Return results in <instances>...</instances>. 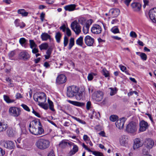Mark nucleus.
Segmentation results:
<instances>
[{"label": "nucleus", "instance_id": "nucleus-57", "mask_svg": "<svg viewBox=\"0 0 156 156\" xmlns=\"http://www.w3.org/2000/svg\"><path fill=\"white\" fill-rule=\"evenodd\" d=\"M79 22L80 23L83 25L86 22V20L84 18H81L79 20Z\"/></svg>", "mask_w": 156, "mask_h": 156}, {"label": "nucleus", "instance_id": "nucleus-24", "mask_svg": "<svg viewBox=\"0 0 156 156\" xmlns=\"http://www.w3.org/2000/svg\"><path fill=\"white\" fill-rule=\"evenodd\" d=\"M14 23L16 27H20L21 28H22L25 26V24L23 22H20V20L16 19L14 21Z\"/></svg>", "mask_w": 156, "mask_h": 156}, {"label": "nucleus", "instance_id": "nucleus-26", "mask_svg": "<svg viewBox=\"0 0 156 156\" xmlns=\"http://www.w3.org/2000/svg\"><path fill=\"white\" fill-rule=\"evenodd\" d=\"M41 38L43 41H47L48 39L51 40V36L47 33H42L41 35Z\"/></svg>", "mask_w": 156, "mask_h": 156}, {"label": "nucleus", "instance_id": "nucleus-59", "mask_svg": "<svg viewBox=\"0 0 156 156\" xmlns=\"http://www.w3.org/2000/svg\"><path fill=\"white\" fill-rule=\"evenodd\" d=\"M91 107V103L90 101H88L86 104V108L87 110H89Z\"/></svg>", "mask_w": 156, "mask_h": 156}, {"label": "nucleus", "instance_id": "nucleus-41", "mask_svg": "<svg viewBox=\"0 0 156 156\" xmlns=\"http://www.w3.org/2000/svg\"><path fill=\"white\" fill-rule=\"evenodd\" d=\"M89 26V25L85 24L83 26V31L84 34H86L88 33Z\"/></svg>", "mask_w": 156, "mask_h": 156}, {"label": "nucleus", "instance_id": "nucleus-17", "mask_svg": "<svg viewBox=\"0 0 156 156\" xmlns=\"http://www.w3.org/2000/svg\"><path fill=\"white\" fill-rule=\"evenodd\" d=\"M84 41L85 44L88 46H93L94 43V39L89 35L86 36L84 38Z\"/></svg>", "mask_w": 156, "mask_h": 156}, {"label": "nucleus", "instance_id": "nucleus-61", "mask_svg": "<svg viewBox=\"0 0 156 156\" xmlns=\"http://www.w3.org/2000/svg\"><path fill=\"white\" fill-rule=\"evenodd\" d=\"M66 33L68 36H70L71 35V30L69 28H67L66 29Z\"/></svg>", "mask_w": 156, "mask_h": 156}, {"label": "nucleus", "instance_id": "nucleus-34", "mask_svg": "<svg viewBox=\"0 0 156 156\" xmlns=\"http://www.w3.org/2000/svg\"><path fill=\"white\" fill-rule=\"evenodd\" d=\"M41 50H46L48 47V44L46 43L41 44L39 46Z\"/></svg>", "mask_w": 156, "mask_h": 156}, {"label": "nucleus", "instance_id": "nucleus-21", "mask_svg": "<svg viewBox=\"0 0 156 156\" xmlns=\"http://www.w3.org/2000/svg\"><path fill=\"white\" fill-rule=\"evenodd\" d=\"M131 5L133 10L135 11H140L141 6V4L138 2L133 3H132Z\"/></svg>", "mask_w": 156, "mask_h": 156}, {"label": "nucleus", "instance_id": "nucleus-3", "mask_svg": "<svg viewBox=\"0 0 156 156\" xmlns=\"http://www.w3.org/2000/svg\"><path fill=\"white\" fill-rule=\"evenodd\" d=\"M49 141L46 139H40L37 141L35 145L37 147L41 150H44L48 148L50 146Z\"/></svg>", "mask_w": 156, "mask_h": 156}, {"label": "nucleus", "instance_id": "nucleus-29", "mask_svg": "<svg viewBox=\"0 0 156 156\" xmlns=\"http://www.w3.org/2000/svg\"><path fill=\"white\" fill-rule=\"evenodd\" d=\"M76 44L78 45L83 46V37L82 36H80L76 41Z\"/></svg>", "mask_w": 156, "mask_h": 156}, {"label": "nucleus", "instance_id": "nucleus-33", "mask_svg": "<svg viewBox=\"0 0 156 156\" xmlns=\"http://www.w3.org/2000/svg\"><path fill=\"white\" fill-rule=\"evenodd\" d=\"M19 14H21L23 16H26L28 15V12H26L25 9H20L17 11Z\"/></svg>", "mask_w": 156, "mask_h": 156}, {"label": "nucleus", "instance_id": "nucleus-48", "mask_svg": "<svg viewBox=\"0 0 156 156\" xmlns=\"http://www.w3.org/2000/svg\"><path fill=\"white\" fill-rule=\"evenodd\" d=\"M69 42V39L66 36H65L64 38L63 44L64 47L66 46L68 44Z\"/></svg>", "mask_w": 156, "mask_h": 156}, {"label": "nucleus", "instance_id": "nucleus-38", "mask_svg": "<svg viewBox=\"0 0 156 156\" xmlns=\"http://www.w3.org/2000/svg\"><path fill=\"white\" fill-rule=\"evenodd\" d=\"M110 31L114 34L119 33V30L117 26H114L112 27Z\"/></svg>", "mask_w": 156, "mask_h": 156}, {"label": "nucleus", "instance_id": "nucleus-22", "mask_svg": "<svg viewBox=\"0 0 156 156\" xmlns=\"http://www.w3.org/2000/svg\"><path fill=\"white\" fill-rule=\"evenodd\" d=\"M70 146L72 145L73 144L71 142H67L65 140H62V141L60 142L59 144V146L62 148H64L68 146V145Z\"/></svg>", "mask_w": 156, "mask_h": 156}, {"label": "nucleus", "instance_id": "nucleus-2", "mask_svg": "<svg viewBox=\"0 0 156 156\" xmlns=\"http://www.w3.org/2000/svg\"><path fill=\"white\" fill-rule=\"evenodd\" d=\"M78 87L75 86H71L67 87V95L68 97L72 98L76 96L77 100H80L82 97L81 94L78 92Z\"/></svg>", "mask_w": 156, "mask_h": 156}, {"label": "nucleus", "instance_id": "nucleus-60", "mask_svg": "<svg viewBox=\"0 0 156 156\" xmlns=\"http://www.w3.org/2000/svg\"><path fill=\"white\" fill-rule=\"evenodd\" d=\"M15 54L14 51H12L9 53L8 55L10 58H12L14 56Z\"/></svg>", "mask_w": 156, "mask_h": 156}, {"label": "nucleus", "instance_id": "nucleus-16", "mask_svg": "<svg viewBox=\"0 0 156 156\" xmlns=\"http://www.w3.org/2000/svg\"><path fill=\"white\" fill-rule=\"evenodd\" d=\"M144 144L147 148L150 149L153 147L154 145V142L151 139H147L144 140Z\"/></svg>", "mask_w": 156, "mask_h": 156}, {"label": "nucleus", "instance_id": "nucleus-19", "mask_svg": "<svg viewBox=\"0 0 156 156\" xmlns=\"http://www.w3.org/2000/svg\"><path fill=\"white\" fill-rule=\"evenodd\" d=\"M139 125V130L140 132H144L145 131L148 126L147 123L144 120L140 122Z\"/></svg>", "mask_w": 156, "mask_h": 156}, {"label": "nucleus", "instance_id": "nucleus-39", "mask_svg": "<svg viewBox=\"0 0 156 156\" xmlns=\"http://www.w3.org/2000/svg\"><path fill=\"white\" fill-rule=\"evenodd\" d=\"M48 102L49 105V109L52 111L54 112L55 111L54 108V104L53 102L49 99L48 100Z\"/></svg>", "mask_w": 156, "mask_h": 156}, {"label": "nucleus", "instance_id": "nucleus-64", "mask_svg": "<svg viewBox=\"0 0 156 156\" xmlns=\"http://www.w3.org/2000/svg\"><path fill=\"white\" fill-rule=\"evenodd\" d=\"M5 154V151L0 147V156H3Z\"/></svg>", "mask_w": 156, "mask_h": 156}, {"label": "nucleus", "instance_id": "nucleus-28", "mask_svg": "<svg viewBox=\"0 0 156 156\" xmlns=\"http://www.w3.org/2000/svg\"><path fill=\"white\" fill-rule=\"evenodd\" d=\"M8 127V126L7 124L0 121V132L5 131Z\"/></svg>", "mask_w": 156, "mask_h": 156}, {"label": "nucleus", "instance_id": "nucleus-56", "mask_svg": "<svg viewBox=\"0 0 156 156\" xmlns=\"http://www.w3.org/2000/svg\"><path fill=\"white\" fill-rule=\"evenodd\" d=\"M16 98V99H20V98H22L23 96L20 93H17L15 96Z\"/></svg>", "mask_w": 156, "mask_h": 156}, {"label": "nucleus", "instance_id": "nucleus-27", "mask_svg": "<svg viewBox=\"0 0 156 156\" xmlns=\"http://www.w3.org/2000/svg\"><path fill=\"white\" fill-rule=\"evenodd\" d=\"M67 101L71 104L77 106H82L84 105L83 103H80L77 101L67 100Z\"/></svg>", "mask_w": 156, "mask_h": 156}, {"label": "nucleus", "instance_id": "nucleus-18", "mask_svg": "<svg viewBox=\"0 0 156 156\" xmlns=\"http://www.w3.org/2000/svg\"><path fill=\"white\" fill-rule=\"evenodd\" d=\"M66 81V77L63 74H60L57 77L56 82L58 84H61L65 83Z\"/></svg>", "mask_w": 156, "mask_h": 156}, {"label": "nucleus", "instance_id": "nucleus-52", "mask_svg": "<svg viewBox=\"0 0 156 156\" xmlns=\"http://www.w3.org/2000/svg\"><path fill=\"white\" fill-rule=\"evenodd\" d=\"M38 105L45 109H47L48 108V104H45V103H44L42 104H41Z\"/></svg>", "mask_w": 156, "mask_h": 156}, {"label": "nucleus", "instance_id": "nucleus-1", "mask_svg": "<svg viewBox=\"0 0 156 156\" xmlns=\"http://www.w3.org/2000/svg\"><path fill=\"white\" fill-rule=\"evenodd\" d=\"M32 128L29 129L30 132L35 135H39L44 132V129L41 127V125L40 121L34 120L32 121Z\"/></svg>", "mask_w": 156, "mask_h": 156}, {"label": "nucleus", "instance_id": "nucleus-11", "mask_svg": "<svg viewBox=\"0 0 156 156\" xmlns=\"http://www.w3.org/2000/svg\"><path fill=\"white\" fill-rule=\"evenodd\" d=\"M128 141V136L126 135H122L119 138V144L123 147H126L127 145Z\"/></svg>", "mask_w": 156, "mask_h": 156}, {"label": "nucleus", "instance_id": "nucleus-6", "mask_svg": "<svg viewBox=\"0 0 156 156\" xmlns=\"http://www.w3.org/2000/svg\"><path fill=\"white\" fill-rule=\"evenodd\" d=\"M137 124L132 122L129 123L126 127V131L129 133L134 134L137 130Z\"/></svg>", "mask_w": 156, "mask_h": 156}, {"label": "nucleus", "instance_id": "nucleus-58", "mask_svg": "<svg viewBox=\"0 0 156 156\" xmlns=\"http://www.w3.org/2000/svg\"><path fill=\"white\" fill-rule=\"evenodd\" d=\"M143 2L144 3V5L143 6V7L145 8L146 5H148L149 3V0H143Z\"/></svg>", "mask_w": 156, "mask_h": 156}, {"label": "nucleus", "instance_id": "nucleus-46", "mask_svg": "<svg viewBox=\"0 0 156 156\" xmlns=\"http://www.w3.org/2000/svg\"><path fill=\"white\" fill-rule=\"evenodd\" d=\"M119 66L122 71L125 73L126 74H129L127 71V69L125 66L122 65H120Z\"/></svg>", "mask_w": 156, "mask_h": 156}, {"label": "nucleus", "instance_id": "nucleus-23", "mask_svg": "<svg viewBox=\"0 0 156 156\" xmlns=\"http://www.w3.org/2000/svg\"><path fill=\"white\" fill-rule=\"evenodd\" d=\"M7 133L9 137H13L16 134V131L14 128H9L7 131Z\"/></svg>", "mask_w": 156, "mask_h": 156}, {"label": "nucleus", "instance_id": "nucleus-44", "mask_svg": "<svg viewBox=\"0 0 156 156\" xmlns=\"http://www.w3.org/2000/svg\"><path fill=\"white\" fill-rule=\"evenodd\" d=\"M92 153L95 156H105L103 153L98 151H93Z\"/></svg>", "mask_w": 156, "mask_h": 156}, {"label": "nucleus", "instance_id": "nucleus-13", "mask_svg": "<svg viewBox=\"0 0 156 156\" xmlns=\"http://www.w3.org/2000/svg\"><path fill=\"white\" fill-rule=\"evenodd\" d=\"M126 120V118L125 117H122L118 120L115 123L116 127L120 129H122Z\"/></svg>", "mask_w": 156, "mask_h": 156}, {"label": "nucleus", "instance_id": "nucleus-14", "mask_svg": "<svg viewBox=\"0 0 156 156\" xmlns=\"http://www.w3.org/2000/svg\"><path fill=\"white\" fill-rule=\"evenodd\" d=\"M91 32L94 34H99L101 33L102 29L101 27L99 25L95 24L91 27Z\"/></svg>", "mask_w": 156, "mask_h": 156}, {"label": "nucleus", "instance_id": "nucleus-51", "mask_svg": "<svg viewBox=\"0 0 156 156\" xmlns=\"http://www.w3.org/2000/svg\"><path fill=\"white\" fill-rule=\"evenodd\" d=\"M72 118L78 122H79L81 123L82 124H84L85 123V122L84 121L80 119L79 118H77L74 116L72 117Z\"/></svg>", "mask_w": 156, "mask_h": 156}, {"label": "nucleus", "instance_id": "nucleus-15", "mask_svg": "<svg viewBox=\"0 0 156 156\" xmlns=\"http://www.w3.org/2000/svg\"><path fill=\"white\" fill-rule=\"evenodd\" d=\"M1 144L5 148L8 149H12L15 147L13 143L11 141H3Z\"/></svg>", "mask_w": 156, "mask_h": 156}, {"label": "nucleus", "instance_id": "nucleus-37", "mask_svg": "<svg viewBox=\"0 0 156 156\" xmlns=\"http://www.w3.org/2000/svg\"><path fill=\"white\" fill-rule=\"evenodd\" d=\"M52 50L49 48L46 52V55H44V57L46 59H48L50 57L52 52Z\"/></svg>", "mask_w": 156, "mask_h": 156}, {"label": "nucleus", "instance_id": "nucleus-12", "mask_svg": "<svg viewBox=\"0 0 156 156\" xmlns=\"http://www.w3.org/2000/svg\"><path fill=\"white\" fill-rule=\"evenodd\" d=\"M133 141V149L134 150L137 149L143 145V143L139 138H137L135 139Z\"/></svg>", "mask_w": 156, "mask_h": 156}, {"label": "nucleus", "instance_id": "nucleus-62", "mask_svg": "<svg viewBox=\"0 0 156 156\" xmlns=\"http://www.w3.org/2000/svg\"><path fill=\"white\" fill-rule=\"evenodd\" d=\"M32 112L34 114V115L38 117H40V114L37 112H36L34 109L33 108V110L32 111Z\"/></svg>", "mask_w": 156, "mask_h": 156}, {"label": "nucleus", "instance_id": "nucleus-55", "mask_svg": "<svg viewBox=\"0 0 156 156\" xmlns=\"http://www.w3.org/2000/svg\"><path fill=\"white\" fill-rule=\"evenodd\" d=\"M37 47H35V48H34L32 49V52L33 54H36L38 52L39 50L38 48H36Z\"/></svg>", "mask_w": 156, "mask_h": 156}, {"label": "nucleus", "instance_id": "nucleus-40", "mask_svg": "<svg viewBox=\"0 0 156 156\" xmlns=\"http://www.w3.org/2000/svg\"><path fill=\"white\" fill-rule=\"evenodd\" d=\"M74 44V40L73 38H71L69 40V43L68 47L69 49L70 50L71 49L73 46Z\"/></svg>", "mask_w": 156, "mask_h": 156}, {"label": "nucleus", "instance_id": "nucleus-30", "mask_svg": "<svg viewBox=\"0 0 156 156\" xmlns=\"http://www.w3.org/2000/svg\"><path fill=\"white\" fill-rule=\"evenodd\" d=\"M62 35V34L59 32H57L55 33V37L56 41L57 43H59L60 42Z\"/></svg>", "mask_w": 156, "mask_h": 156}, {"label": "nucleus", "instance_id": "nucleus-47", "mask_svg": "<svg viewBox=\"0 0 156 156\" xmlns=\"http://www.w3.org/2000/svg\"><path fill=\"white\" fill-rule=\"evenodd\" d=\"M102 73L106 77H108L109 76L108 72L105 69H103Z\"/></svg>", "mask_w": 156, "mask_h": 156}, {"label": "nucleus", "instance_id": "nucleus-7", "mask_svg": "<svg viewBox=\"0 0 156 156\" xmlns=\"http://www.w3.org/2000/svg\"><path fill=\"white\" fill-rule=\"evenodd\" d=\"M120 10L118 9H110L108 13H106L105 15L108 16V20L112 18L117 17L119 14Z\"/></svg>", "mask_w": 156, "mask_h": 156}, {"label": "nucleus", "instance_id": "nucleus-45", "mask_svg": "<svg viewBox=\"0 0 156 156\" xmlns=\"http://www.w3.org/2000/svg\"><path fill=\"white\" fill-rule=\"evenodd\" d=\"M110 120L112 122L116 121L118 119V116L115 115H112L109 118Z\"/></svg>", "mask_w": 156, "mask_h": 156}, {"label": "nucleus", "instance_id": "nucleus-25", "mask_svg": "<svg viewBox=\"0 0 156 156\" xmlns=\"http://www.w3.org/2000/svg\"><path fill=\"white\" fill-rule=\"evenodd\" d=\"M76 5L75 4H71L67 5L64 7V9L66 11H72L75 9Z\"/></svg>", "mask_w": 156, "mask_h": 156}, {"label": "nucleus", "instance_id": "nucleus-4", "mask_svg": "<svg viewBox=\"0 0 156 156\" xmlns=\"http://www.w3.org/2000/svg\"><path fill=\"white\" fill-rule=\"evenodd\" d=\"M34 100L38 102V105L45 103L47 99L46 94L44 93L40 92L35 94L33 96Z\"/></svg>", "mask_w": 156, "mask_h": 156}, {"label": "nucleus", "instance_id": "nucleus-8", "mask_svg": "<svg viewBox=\"0 0 156 156\" xmlns=\"http://www.w3.org/2000/svg\"><path fill=\"white\" fill-rule=\"evenodd\" d=\"M103 97V93L100 91L95 92L92 95V99L97 101H100L102 100Z\"/></svg>", "mask_w": 156, "mask_h": 156}, {"label": "nucleus", "instance_id": "nucleus-63", "mask_svg": "<svg viewBox=\"0 0 156 156\" xmlns=\"http://www.w3.org/2000/svg\"><path fill=\"white\" fill-rule=\"evenodd\" d=\"M118 21H119L117 19H113L112 20L111 22V23L112 24H116L118 22Z\"/></svg>", "mask_w": 156, "mask_h": 156}, {"label": "nucleus", "instance_id": "nucleus-36", "mask_svg": "<svg viewBox=\"0 0 156 156\" xmlns=\"http://www.w3.org/2000/svg\"><path fill=\"white\" fill-rule=\"evenodd\" d=\"M97 75L96 73H91L88 74L87 76V80L88 81L92 80L94 78V76H96Z\"/></svg>", "mask_w": 156, "mask_h": 156}, {"label": "nucleus", "instance_id": "nucleus-9", "mask_svg": "<svg viewBox=\"0 0 156 156\" xmlns=\"http://www.w3.org/2000/svg\"><path fill=\"white\" fill-rule=\"evenodd\" d=\"M71 28L76 34H79L81 32V27L76 21L72 23Z\"/></svg>", "mask_w": 156, "mask_h": 156}, {"label": "nucleus", "instance_id": "nucleus-43", "mask_svg": "<svg viewBox=\"0 0 156 156\" xmlns=\"http://www.w3.org/2000/svg\"><path fill=\"white\" fill-rule=\"evenodd\" d=\"M109 89L111 90L110 95L111 96H113L116 94L118 90L116 87L110 88Z\"/></svg>", "mask_w": 156, "mask_h": 156}, {"label": "nucleus", "instance_id": "nucleus-50", "mask_svg": "<svg viewBox=\"0 0 156 156\" xmlns=\"http://www.w3.org/2000/svg\"><path fill=\"white\" fill-rule=\"evenodd\" d=\"M141 59L144 61H146L147 59V56L146 55L143 53H141L140 55Z\"/></svg>", "mask_w": 156, "mask_h": 156}, {"label": "nucleus", "instance_id": "nucleus-5", "mask_svg": "<svg viewBox=\"0 0 156 156\" xmlns=\"http://www.w3.org/2000/svg\"><path fill=\"white\" fill-rule=\"evenodd\" d=\"M9 113L10 115L14 117H18L21 114L20 109L15 106H12L9 108Z\"/></svg>", "mask_w": 156, "mask_h": 156}, {"label": "nucleus", "instance_id": "nucleus-35", "mask_svg": "<svg viewBox=\"0 0 156 156\" xmlns=\"http://www.w3.org/2000/svg\"><path fill=\"white\" fill-rule=\"evenodd\" d=\"M27 40L23 37L20 38L19 40V43L22 46L26 48L25 43Z\"/></svg>", "mask_w": 156, "mask_h": 156}, {"label": "nucleus", "instance_id": "nucleus-54", "mask_svg": "<svg viewBox=\"0 0 156 156\" xmlns=\"http://www.w3.org/2000/svg\"><path fill=\"white\" fill-rule=\"evenodd\" d=\"M129 35L132 38H136L137 37V35L136 33L133 31H131L130 32Z\"/></svg>", "mask_w": 156, "mask_h": 156}, {"label": "nucleus", "instance_id": "nucleus-31", "mask_svg": "<svg viewBox=\"0 0 156 156\" xmlns=\"http://www.w3.org/2000/svg\"><path fill=\"white\" fill-rule=\"evenodd\" d=\"M3 98L5 101L8 104L12 103L15 101L14 100L10 99L8 96L6 95H3Z\"/></svg>", "mask_w": 156, "mask_h": 156}, {"label": "nucleus", "instance_id": "nucleus-53", "mask_svg": "<svg viewBox=\"0 0 156 156\" xmlns=\"http://www.w3.org/2000/svg\"><path fill=\"white\" fill-rule=\"evenodd\" d=\"M78 147L76 145H73V148L72 149L73 154H74L76 152L78 151Z\"/></svg>", "mask_w": 156, "mask_h": 156}, {"label": "nucleus", "instance_id": "nucleus-32", "mask_svg": "<svg viewBox=\"0 0 156 156\" xmlns=\"http://www.w3.org/2000/svg\"><path fill=\"white\" fill-rule=\"evenodd\" d=\"M89 117L91 119H93L94 118H99L100 117V114L99 112L97 113L94 111H93L92 114L90 115L89 114Z\"/></svg>", "mask_w": 156, "mask_h": 156}, {"label": "nucleus", "instance_id": "nucleus-10", "mask_svg": "<svg viewBox=\"0 0 156 156\" xmlns=\"http://www.w3.org/2000/svg\"><path fill=\"white\" fill-rule=\"evenodd\" d=\"M30 58V56L28 52L26 50L21 51L18 55V58L22 60L26 61Z\"/></svg>", "mask_w": 156, "mask_h": 156}, {"label": "nucleus", "instance_id": "nucleus-49", "mask_svg": "<svg viewBox=\"0 0 156 156\" xmlns=\"http://www.w3.org/2000/svg\"><path fill=\"white\" fill-rule=\"evenodd\" d=\"M21 106L26 111L28 112H30V110L28 107L24 104H22L21 105Z\"/></svg>", "mask_w": 156, "mask_h": 156}, {"label": "nucleus", "instance_id": "nucleus-42", "mask_svg": "<svg viewBox=\"0 0 156 156\" xmlns=\"http://www.w3.org/2000/svg\"><path fill=\"white\" fill-rule=\"evenodd\" d=\"M30 43V48L31 49H33L34 48L37 47V45L36 44L34 40H30L29 41Z\"/></svg>", "mask_w": 156, "mask_h": 156}, {"label": "nucleus", "instance_id": "nucleus-20", "mask_svg": "<svg viewBox=\"0 0 156 156\" xmlns=\"http://www.w3.org/2000/svg\"><path fill=\"white\" fill-rule=\"evenodd\" d=\"M149 16L151 20L154 22V20L156 19V8L150 10L149 12Z\"/></svg>", "mask_w": 156, "mask_h": 156}]
</instances>
